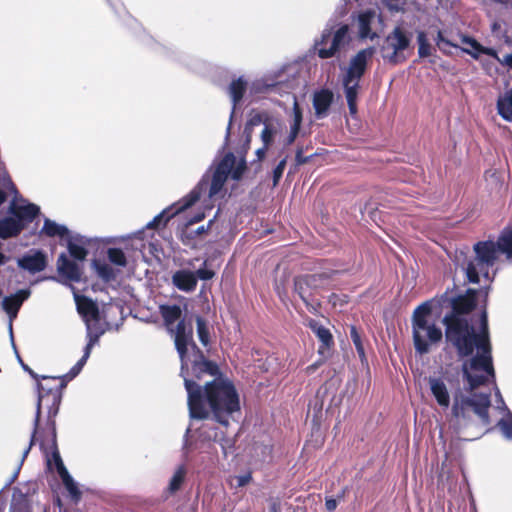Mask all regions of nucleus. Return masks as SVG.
Masks as SVG:
<instances>
[{
  "mask_svg": "<svg viewBox=\"0 0 512 512\" xmlns=\"http://www.w3.org/2000/svg\"><path fill=\"white\" fill-rule=\"evenodd\" d=\"M445 338L457 352L459 357H469L463 362L461 370L467 382L466 391L472 393L478 387L495 380V369L492 357L488 314L486 309L481 312L480 329L476 332L470 321L459 315H445Z\"/></svg>",
  "mask_w": 512,
  "mask_h": 512,
  "instance_id": "f257e3e1",
  "label": "nucleus"
},
{
  "mask_svg": "<svg viewBox=\"0 0 512 512\" xmlns=\"http://www.w3.org/2000/svg\"><path fill=\"white\" fill-rule=\"evenodd\" d=\"M180 360V375L184 379V386L187 391L189 415L192 419H208L209 412L204 407V386L202 387L198 381H201L204 375L216 378L220 374L219 367L215 362L208 360L205 355H199L198 359H193L190 365L187 358Z\"/></svg>",
  "mask_w": 512,
  "mask_h": 512,
  "instance_id": "f03ea898",
  "label": "nucleus"
},
{
  "mask_svg": "<svg viewBox=\"0 0 512 512\" xmlns=\"http://www.w3.org/2000/svg\"><path fill=\"white\" fill-rule=\"evenodd\" d=\"M204 404L209 407L214 420L228 426L229 417L240 411V399L232 381L221 377L206 382L203 389Z\"/></svg>",
  "mask_w": 512,
  "mask_h": 512,
  "instance_id": "7ed1b4c3",
  "label": "nucleus"
},
{
  "mask_svg": "<svg viewBox=\"0 0 512 512\" xmlns=\"http://www.w3.org/2000/svg\"><path fill=\"white\" fill-rule=\"evenodd\" d=\"M433 300H427L418 305L411 317L412 339L415 352L419 355L428 354L431 347L439 344L443 332L436 322L431 320Z\"/></svg>",
  "mask_w": 512,
  "mask_h": 512,
  "instance_id": "20e7f679",
  "label": "nucleus"
},
{
  "mask_svg": "<svg viewBox=\"0 0 512 512\" xmlns=\"http://www.w3.org/2000/svg\"><path fill=\"white\" fill-rule=\"evenodd\" d=\"M41 379L48 382L43 384L39 382V380L37 381L38 401L36 405L34 427L29 445L23 452V459L27 457L31 447L36 441V436L39 433L42 404L45 403L48 405L47 426H54V424H56L55 417L59 411L62 399V390L65 388L61 386V378L59 376H42Z\"/></svg>",
  "mask_w": 512,
  "mask_h": 512,
  "instance_id": "39448f33",
  "label": "nucleus"
},
{
  "mask_svg": "<svg viewBox=\"0 0 512 512\" xmlns=\"http://www.w3.org/2000/svg\"><path fill=\"white\" fill-rule=\"evenodd\" d=\"M491 407L490 393H472L471 396L457 395L452 405V414L467 424L473 412L483 427L491 424L489 410Z\"/></svg>",
  "mask_w": 512,
  "mask_h": 512,
  "instance_id": "423d86ee",
  "label": "nucleus"
},
{
  "mask_svg": "<svg viewBox=\"0 0 512 512\" xmlns=\"http://www.w3.org/2000/svg\"><path fill=\"white\" fill-rule=\"evenodd\" d=\"M10 216L0 219V238L9 239L17 237L32 223L40 213V208L33 203L18 204L13 199L8 207Z\"/></svg>",
  "mask_w": 512,
  "mask_h": 512,
  "instance_id": "0eeeda50",
  "label": "nucleus"
},
{
  "mask_svg": "<svg viewBox=\"0 0 512 512\" xmlns=\"http://www.w3.org/2000/svg\"><path fill=\"white\" fill-rule=\"evenodd\" d=\"M333 273L321 272L294 277V292L300 297L309 312L319 313L321 302L315 296L321 289L326 288Z\"/></svg>",
  "mask_w": 512,
  "mask_h": 512,
  "instance_id": "6e6552de",
  "label": "nucleus"
},
{
  "mask_svg": "<svg viewBox=\"0 0 512 512\" xmlns=\"http://www.w3.org/2000/svg\"><path fill=\"white\" fill-rule=\"evenodd\" d=\"M476 254L473 260L467 263L465 269L466 278L469 283L478 284L480 282L479 274L485 277L489 276V268L492 267L497 258V252L500 251L498 248V241H479L473 246Z\"/></svg>",
  "mask_w": 512,
  "mask_h": 512,
  "instance_id": "1a4fd4ad",
  "label": "nucleus"
},
{
  "mask_svg": "<svg viewBox=\"0 0 512 512\" xmlns=\"http://www.w3.org/2000/svg\"><path fill=\"white\" fill-rule=\"evenodd\" d=\"M207 185L208 179L204 176L198 185L181 201L155 216L153 220L147 224V228L158 229L160 226L165 227L173 216L194 205L200 199L201 192Z\"/></svg>",
  "mask_w": 512,
  "mask_h": 512,
  "instance_id": "9d476101",
  "label": "nucleus"
},
{
  "mask_svg": "<svg viewBox=\"0 0 512 512\" xmlns=\"http://www.w3.org/2000/svg\"><path fill=\"white\" fill-rule=\"evenodd\" d=\"M410 45V38L399 26L395 27L384 39L380 47V53L384 60L392 65L404 62L405 58L400 53Z\"/></svg>",
  "mask_w": 512,
  "mask_h": 512,
  "instance_id": "9b49d317",
  "label": "nucleus"
},
{
  "mask_svg": "<svg viewBox=\"0 0 512 512\" xmlns=\"http://www.w3.org/2000/svg\"><path fill=\"white\" fill-rule=\"evenodd\" d=\"M349 32L347 24L341 25L332 36L330 30H324L320 41L316 42L317 54L321 59L333 57L344 45L345 39Z\"/></svg>",
  "mask_w": 512,
  "mask_h": 512,
  "instance_id": "f8f14e48",
  "label": "nucleus"
},
{
  "mask_svg": "<svg viewBox=\"0 0 512 512\" xmlns=\"http://www.w3.org/2000/svg\"><path fill=\"white\" fill-rule=\"evenodd\" d=\"M235 163V155L232 152H228L216 165L211 177L209 197L212 198L221 192Z\"/></svg>",
  "mask_w": 512,
  "mask_h": 512,
  "instance_id": "ddd939ff",
  "label": "nucleus"
},
{
  "mask_svg": "<svg viewBox=\"0 0 512 512\" xmlns=\"http://www.w3.org/2000/svg\"><path fill=\"white\" fill-rule=\"evenodd\" d=\"M375 49L368 47L356 53L350 60L347 72L343 79L347 81L359 82L367 69L368 59L373 56Z\"/></svg>",
  "mask_w": 512,
  "mask_h": 512,
  "instance_id": "4468645a",
  "label": "nucleus"
},
{
  "mask_svg": "<svg viewBox=\"0 0 512 512\" xmlns=\"http://www.w3.org/2000/svg\"><path fill=\"white\" fill-rule=\"evenodd\" d=\"M47 428L48 432L46 435L42 436L39 444L40 448L46 454L48 468L51 469L52 462H54L57 468L64 463L57 446L56 424H54V426H47Z\"/></svg>",
  "mask_w": 512,
  "mask_h": 512,
  "instance_id": "2eb2a0df",
  "label": "nucleus"
},
{
  "mask_svg": "<svg viewBox=\"0 0 512 512\" xmlns=\"http://www.w3.org/2000/svg\"><path fill=\"white\" fill-rule=\"evenodd\" d=\"M174 335L175 348L180 359L188 358L189 344L193 339V328L190 323H186L185 319L180 320L173 331H169Z\"/></svg>",
  "mask_w": 512,
  "mask_h": 512,
  "instance_id": "dca6fc26",
  "label": "nucleus"
},
{
  "mask_svg": "<svg viewBox=\"0 0 512 512\" xmlns=\"http://www.w3.org/2000/svg\"><path fill=\"white\" fill-rule=\"evenodd\" d=\"M478 290L468 288L465 294L458 295L451 299L450 304L452 311L447 315H464L470 314L477 306Z\"/></svg>",
  "mask_w": 512,
  "mask_h": 512,
  "instance_id": "f3484780",
  "label": "nucleus"
},
{
  "mask_svg": "<svg viewBox=\"0 0 512 512\" xmlns=\"http://www.w3.org/2000/svg\"><path fill=\"white\" fill-rule=\"evenodd\" d=\"M18 267L30 274L42 272L47 267V256L41 250H33L32 253L23 255L17 260Z\"/></svg>",
  "mask_w": 512,
  "mask_h": 512,
  "instance_id": "a211bd4d",
  "label": "nucleus"
},
{
  "mask_svg": "<svg viewBox=\"0 0 512 512\" xmlns=\"http://www.w3.org/2000/svg\"><path fill=\"white\" fill-rule=\"evenodd\" d=\"M307 326L311 329V331L315 334V336L320 341V345L318 347V353L321 356L326 357L329 351L334 347V338L331 334L330 330L323 325H321L315 319H309L307 321Z\"/></svg>",
  "mask_w": 512,
  "mask_h": 512,
  "instance_id": "6ab92c4d",
  "label": "nucleus"
},
{
  "mask_svg": "<svg viewBox=\"0 0 512 512\" xmlns=\"http://www.w3.org/2000/svg\"><path fill=\"white\" fill-rule=\"evenodd\" d=\"M31 292L29 289L18 290L15 294L4 297L2 301V307L4 311L9 315L10 324L9 329L12 333V320L18 315V312L25 300L30 296Z\"/></svg>",
  "mask_w": 512,
  "mask_h": 512,
  "instance_id": "aec40b11",
  "label": "nucleus"
},
{
  "mask_svg": "<svg viewBox=\"0 0 512 512\" xmlns=\"http://www.w3.org/2000/svg\"><path fill=\"white\" fill-rule=\"evenodd\" d=\"M57 271L60 276L71 282H80L82 270L73 260H70L65 253H61L57 259Z\"/></svg>",
  "mask_w": 512,
  "mask_h": 512,
  "instance_id": "412c9836",
  "label": "nucleus"
},
{
  "mask_svg": "<svg viewBox=\"0 0 512 512\" xmlns=\"http://www.w3.org/2000/svg\"><path fill=\"white\" fill-rule=\"evenodd\" d=\"M376 17V12L373 9H367L359 13L357 18L358 37L360 39L374 40L378 37L376 32L372 31V23Z\"/></svg>",
  "mask_w": 512,
  "mask_h": 512,
  "instance_id": "4be33fe9",
  "label": "nucleus"
},
{
  "mask_svg": "<svg viewBox=\"0 0 512 512\" xmlns=\"http://www.w3.org/2000/svg\"><path fill=\"white\" fill-rule=\"evenodd\" d=\"M197 282L195 273L187 269L177 270L172 275V284L183 292H193L197 287Z\"/></svg>",
  "mask_w": 512,
  "mask_h": 512,
  "instance_id": "5701e85b",
  "label": "nucleus"
},
{
  "mask_svg": "<svg viewBox=\"0 0 512 512\" xmlns=\"http://www.w3.org/2000/svg\"><path fill=\"white\" fill-rule=\"evenodd\" d=\"M76 305L78 313L87 322L88 330H90L88 322L90 320L98 321L100 317L98 305L87 296H76Z\"/></svg>",
  "mask_w": 512,
  "mask_h": 512,
  "instance_id": "b1692460",
  "label": "nucleus"
},
{
  "mask_svg": "<svg viewBox=\"0 0 512 512\" xmlns=\"http://www.w3.org/2000/svg\"><path fill=\"white\" fill-rule=\"evenodd\" d=\"M333 93L329 89H321L314 93L313 107L317 117L325 116L333 102Z\"/></svg>",
  "mask_w": 512,
  "mask_h": 512,
  "instance_id": "393cba45",
  "label": "nucleus"
},
{
  "mask_svg": "<svg viewBox=\"0 0 512 512\" xmlns=\"http://www.w3.org/2000/svg\"><path fill=\"white\" fill-rule=\"evenodd\" d=\"M159 312L168 331H173L174 324L182 320V309L179 305H160Z\"/></svg>",
  "mask_w": 512,
  "mask_h": 512,
  "instance_id": "a878e982",
  "label": "nucleus"
},
{
  "mask_svg": "<svg viewBox=\"0 0 512 512\" xmlns=\"http://www.w3.org/2000/svg\"><path fill=\"white\" fill-rule=\"evenodd\" d=\"M429 385L437 403L447 408L450 405V396L445 383L439 378H430Z\"/></svg>",
  "mask_w": 512,
  "mask_h": 512,
  "instance_id": "bb28decb",
  "label": "nucleus"
},
{
  "mask_svg": "<svg viewBox=\"0 0 512 512\" xmlns=\"http://www.w3.org/2000/svg\"><path fill=\"white\" fill-rule=\"evenodd\" d=\"M212 224H213V220H210L208 222L207 226L202 225L196 229H193L192 225L187 223L181 232L180 239H181L182 243L185 245H190L191 242L194 239H196L198 236H201V235L207 233V231L210 229Z\"/></svg>",
  "mask_w": 512,
  "mask_h": 512,
  "instance_id": "cd10ccee",
  "label": "nucleus"
},
{
  "mask_svg": "<svg viewBox=\"0 0 512 512\" xmlns=\"http://www.w3.org/2000/svg\"><path fill=\"white\" fill-rule=\"evenodd\" d=\"M498 114L506 121H512V88L497 100Z\"/></svg>",
  "mask_w": 512,
  "mask_h": 512,
  "instance_id": "c85d7f7f",
  "label": "nucleus"
},
{
  "mask_svg": "<svg viewBox=\"0 0 512 512\" xmlns=\"http://www.w3.org/2000/svg\"><path fill=\"white\" fill-rule=\"evenodd\" d=\"M186 477V469L183 465L179 466L175 473L173 474L172 478L170 479L169 485L166 489V493L168 494L165 499H167L169 496L174 495L176 492H178Z\"/></svg>",
  "mask_w": 512,
  "mask_h": 512,
  "instance_id": "c756f323",
  "label": "nucleus"
},
{
  "mask_svg": "<svg viewBox=\"0 0 512 512\" xmlns=\"http://www.w3.org/2000/svg\"><path fill=\"white\" fill-rule=\"evenodd\" d=\"M92 266L95 269L98 277L101 278L105 283L116 280L117 274L109 264L99 260H93Z\"/></svg>",
  "mask_w": 512,
  "mask_h": 512,
  "instance_id": "7c9ffc66",
  "label": "nucleus"
},
{
  "mask_svg": "<svg viewBox=\"0 0 512 512\" xmlns=\"http://www.w3.org/2000/svg\"><path fill=\"white\" fill-rule=\"evenodd\" d=\"M247 89V82L241 77L233 80L229 85V94L232 98L234 108L242 100Z\"/></svg>",
  "mask_w": 512,
  "mask_h": 512,
  "instance_id": "2f4dec72",
  "label": "nucleus"
},
{
  "mask_svg": "<svg viewBox=\"0 0 512 512\" xmlns=\"http://www.w3.org/2000/svg\"><path fill=\"white\" fill-rule=\"evenodd\" d=\"M42 233L49 237L60 236L64 237L69 234V230L67 227L59 225L50 219H45L44 225L42 228Z\"/></svg>",
  "mask_w": 512,
  "mask_h": 512,
  "instance_id": "473e14b6",
  "label": "nucleus"
},
{
  "mask_svg": "<svg viewBox=\"0 0 512 512\" xmlns=\"http://www.w3.org/2000/svg\"><path fill=\"white\" fill-rule=\"evenodd\" d=\"M498 248L507 258H512V228L505 229L500 234Z\"/></svg>",
  "mask_w": 512,
  "mask_h": 512,
  "instance_id": "72a5a7b5",
  "label": "nucleus"
},
{
  "mask_svg": "<svg viewBox=\"0 0 512 512\" xmlns=\"http://www.w3.org/2000/svg\"><path fill=\"white\" fill-rule=\"evenodd\" d=\"M2 188H0V206L4 204L7 200L8 193H14L15 195H18V190L16 185L13 183L11 177L7 172H5L4 176L1 179L0 182Z\"/></svg>",
  "mask_w": 512,
  "mask_h": 512,
  "instance_id": "f704fd0d",
  "label": "nucleus"
},
{
  "mask_svg": "<svg viewBox=\"0 0 512 512\" xmlns=\"http://www.w3.org/2000/svg\"><path fill=\"white\" fill-rule=\"evenodd\" d=\"M196 328L199 341L203 346H208L210 344V331L207 320L202 316H196Z\"/></svg>",
  "mask_w": 512,
  "mask_h": 512,
  "instance_id": "c9c22d12",
  "label": "nucleus"
},
{
  "mask_svg": "<svg viewBox=\"0 0 512 512\" xmlns=\"http://www.w3.org/2000/svg\"><path fill=\"white\" fill-rule=\"evenodd\" d=\"M88 358L86 356H82L78 362L63 376H59L61 378V386L66 387L68 382L73 380L82 370L84 365L86 364Z\"/></svg>",
  "mask_w": 512,
  "mask_h": 512,
  "instance_id": "e433bc0d",
  "label": "nucleus"
},
{
  "mask_svg": "<svg viewBox=\"0 0 512 512\" xmlns=\"http://www.w3.org/2000/svg\"><path fill=\"white\" fill-rule=\"evenodd\" d=\"M9 512H31V504L28 497L20 494L18 497H13Z\"/></svg>",
  "mask_w": 512,
  "mask_h": 512,
  "instance_id": "4c0bfd02",
  "label": "nucleus"
},
{
  "mask_svg": "<svg viewBox=\"0 0 512 512\" xmlns=\"http://www.w3.org/2000/svg\"><path fill=\"white\" fill-rule=\"evenodd\" d=\"M418 42V55L420 58L429 57L432 54V46L428 41L427 35L424 31L417 33Z\"/></svg>",
  "mask_w": 512,
  "mask_h": 512,
  "instance_id": "58836bf2",
  "label": "nucleus"
},
{
  "mask_svg": "<svg viewBox=\"0 0 512 512\" xmlns=\"http://www.w3.org/2000/svg\"><path fill=\"white\" fill-rule=\"evenodd\" d=\"M107 257L111 263L117 266L125 267L127 258L120 248L112 247L107 249Z\"/></svg>",
  "mask_w": 512,
  "mask_h": 512,
  "instance_id": "ea45409f",
  "label": "nucleus"
},
{
  "mask_svg": "<svg viewBox=\"0 0 512 512\" xmlns=\"http://www.w3.org/2000/svg\"><path fill=\"white\" fill-rule=\"evenodd\" d=\"M67 248L70 256L74 260L83 261L88 255V250L85 247L75 244L72 241L68 242Z\"/></svg>",
  "mask_w": 512,
  "mask_h": 512,
  "instance_id": "a19ab883",
  "label": "nucleus"
},
{
  "mask_svg": "<svg viewBox=\"0 0 512 512\" xmlns=\"http://www.w3.org/2000/svg\"><path fill=\"white\" fill-rule=\"evenodd\" d=\"M350 337H351V340L356 348V351H357L359 357L361 358V360H363L365 358V349H364V345H363L361 336L355 326H351V328H350Z\"/></svg>",
  "mask_w": 512,
  "mask_h": 512,
  "instance_id": "79ce46f5",
  "label": "nucleus"
},
{
  "mask_svg": "<svg viewBox=\"0 0 512 512\" xmlns=\"http://www.w3.org/2000/svg\"><path fill=\"white\" fill-rule=\"evenodd\" d=\"M261 123H268L267 117L264 113H251L250 117L245 125V132L250 133L253 129V127L260 125Z\"/></svg>",
  "mask_w": 512,
  "mask_h": 512,
  "instance_id": "37998d69",
  "label": "nucleus"
},
{
  "mask_svg": "<svg viewBox=\"0 0 512 512\" xmlns=\"http://www.w3.org/2000/svg\"><path fill=\"white\" fill-rule=\"evenodd\" d=\"M343 85L345 88V96L347 102L357 101L359 82L347 81L343 79Z\"/></svg>",
  "mask_w": 512,
  "mask_h": 512,
  "instance_id": "c03bdc74",
  "label": "nucleus"
},
{
  "mask_svg": "<svg viewBox=\"0 0 512 512\" xmlns=\"http://www.w3.org/2000/svg\"><path fill=\"white\" fill-rule=\"evenodd\" d=\"M273 136H274V129L272 128L271 123H265L264 129L261 133V139L263 144L266 147H269L271 143L273 142Z\"/></svg>",
  "mask_w": 512,
  "mask_h": 512,
  "instance_id": "a18cd8bd",
  "label": "nucleus"
},
{
  "mask_svg": "<svg viewBox=\"0 0 512 512\" xmlns=\"http://www.w3.org/2000/svg\"><path fill=\"white\" fill-rule=\"evenodd\" d=\"M213 441L220 442L225 455L227 454L226 449L233 445L232 441L226 438L223 432H218L217 429L214 431Z\"/></svg>",
  "mask_w": 512,
  "mask_h": 512,
  "instance_id": "49530a36",
  "label": "nucleus"
},
{
  "mask_svg": "<svg viewBox=\"0 0 512 512\" xmlns=\"http://www.w3.org/2000/svg\"><path fill=\"white\" fill-rule=\"evenodd\" d=\"M497 426L506 438L512 439V416L509 420L500 419Z\"/></svg>",
  "mask_w": 512,
  "mask_h": 512,
  "instance_id": "de8ad7c7",
  "label": "nucleus"
},
{
  "mask_svg": "<svg viewBox=\"0 0 512 512\" xmlns=\"http://www.w3.org/2000/svg\"><path fill=\"white\" fill-rule=\"evenodd\" d=\"M247 166H246V161L245 160H241L236 167H232L231 169V172H230V175L232 177V179L234 180H240L246 170Z\"/></svg>",
  "mask_w": 512,
  "mask_h": 512,
  "instance_id": "09e8293b",
  "label": "nucleus"
},
{
  "mask_svg": "<svg viewBox=\"0 0 512 512\" xmlns=\"http://www.w3.org/2000/svg\"><path fill=\"white\" fill-rule=\"evenodd\" d=\"M293 115H294V121H293L292 125L297 126V127H301V123H302V109L300 108V105H299L297 99L294 100Z\"/></svg>",
  "mask_w": 512,
  "mask_h": 512,
  "instance_id": "8fccbe9b",
  "label": "nucleus"
},
{
  "mask_svg": "<svg viewBox=\"0 0 512 512\" xmlns=\"http://www.w3.org/2000/svg\"><path fill=\"white\" fill-rule=\"evenodd\" d=\"M65 488L67 489V491L71 495V498L74 501H79L80 500V498H81V491L79 490V488H78L77 484L75 483V481L71 482L68 485H65Z\"/></svg>",
  "mask_w": 512,
  "mask_h": 512,
  "instance_id": "3c124183",
  "label": "nucleus"
},
{
  "mask_svg": "<svg viewBox=\"0 0 512 512\" xmlns=\"http://www.w3.org/2000/svg\"><path fill=\"white\" fill-rule=\"evenodd\" d=\"M197 276V280H210L215 276V272L211 269L207 268H199L196 272H194Z\"/></svg>",
  "mask_w": 512,
  "mask_h": 512,
  "instance_id": "603ef678",
  "label": "nucleus"
},
{
  "mask_svg": "<svg viewBox=\"0 0 512 512\" xmlns=\"http://www.w3.org/2000/svg\"><path fill=\"white\" fill-rule=\"evenodd\" d=\"M89 335V341L87 343V345L85 346L84 348V356H86L87 358H89L90 354H91V350H92V347L95 345V343L98 341L99 339V335L96 334V335H92L90 332L88 333Z\"/></svg>",
  "mask_w": 512,
  "mask_h": 512,
  "instance_id": "864d4df0",
  "label": "nucleus"
},
{
  "mask_svg": "<svg viewBox=\"0 0 512 512\" xmlns=\"http://www.w3.org/2000/svg\"><path fill=\"white\" fill-rule=\"evenodd\" d=\"M479 53H482V54H485V55H488L494 59H496L500 64H501V61H502V58L499 57L498 53L496 50H494L493 48H489V47H484L482 45V48L480 49V52Z\"/></svg>",
  "mask_w": 512,
  "mask_h": 512,
  "instance_id": "5fc2aeb1",
  "label": "nucleus"
},
{
  "mask_svg": "<svg viewBox=\"0 0 512 512\" xmlns=\"http://www.w3.org/2000/svg\"><path fill=\"white\" fill-rule=\"evenodd\" d=\"M463 43L470 45L477 52H480V49L482 48V45L472 37L465 36L463 38Z\"/></svg>",
  "mask_w": 512,
  "mask_h": 512,
  "instance_id": "6e6d98bb",
  "label": "nucleus"
},
{
  "mask_svg": "<svg viewBox=\"0 0 512 512\" xmlns=\"http://www.w3.org/2000/svg\"><path fill=\"white\" fill-rule=\"evenodd\" d=\"M251 480H252L251 473L237 476L236 477L237 487H243V486L247 485Z\"/></svg>",
  "mask_w": 512,
  "mask_h": 512,
  "instance_id": "4d7b16f0",
  "label": "nucleus"
},
{
  "mask_svg": "<svg viewBox=\"0 0 512 512\" xmlns=\"http://www.w3.org/2000/svg\"><path fill=\"white\" fill-rule=\"evenodd\" d=\"M436 43L441 48L440 44L443 43L447 46L454 47L455 45L448 39H446L443 35V32L441 30L438 31L437 37H436Z\"/></svg>",
  "mask_w": 512,
  "mask_h": 512,
  "instance_id": "13d9d810",
  "label": "nucleus"
},
{
  "mask_svg": "<svg viewBox=\"0 0 512 512\" xmlns=\"http://www.w3.org/2000/svg\"><path fill=\"white\" fill-rule=\"evenodd\" d=\"M299 131H300V127H297V126H294V125L291 126L290 134H289V136L287 138V144L288 145L292 144L295 141Z\"/></svg>",
  "mask_w": 512,
  "mask_h": 512,
  "instance_id": "bf43d9fd",
  "label": "nucleus"
},
{
  "mask_svg": "<svg viewBox=\"0 0 512 512\" xmlns=\"http://www.w3.org/2000/svg\"><path fill=\"white\" fill-rule=\"evenodd\" d=\"M282 175L283 171L280 170V167H275L273 170V187H276L279 184Z\"/></svg>",
  "mask_w": 512,
  "mask_h": 512,
  "instance_id": "052dcab7",
  "label": "nucleus"
},
{
  "mask_svg": "<svg viewBox=\"0 0 512 512\" xmlns=\"http://www.w3.org/2000/svg\"><path fill=\"white\" fill-rule=\"evenodd\" d=\"M189 347L192 350L193 359H198L199 355H204V353L201 351V349L196 345L194 340L192 339V342H190Z\"/></svg>",
  "mask_w": 512,
  "mask_h": 512,
  "instance_id": "680f3d73",
  "label": "nucleus"
},
{
  "mask_svg": "<svg viewBox=\"0 0 512 512\" xmlns=\"http://www.w3.org/2000/svg\"><path fill=\"white\" fill-rule=\"evenodd\" d=\"M297 165H303L309 161V157H304L302 149H298L295 157Z\"/></svg>",
  "mask_w": 512,
  "mask_h": 512,
  "instance_id": "e2e57ef3",
  "label": "nucleus"
},
{
  "mask_svg": "<svg viewBox=\"0 0 512 512\" xmlns=\"http://www.w3.org/2000/svg\"><path fill=\"white\" fill-rule=\"evenodd\" d=\"M20 360V363H21V366L23 368L24 371H26L33 379L35 380H39V375L37 373H35L27 364H25L21 359Z\"/></svg>",
  "mask_w": 512,
  "mask_h": 512,
  "instance_id": "0e129e2a",
  "label": "nucleus"
},
{
  "mask_svg": "<svg viewBox=\"0 0 512 512\" xmlns=\"http://www.w3.org/2000/svg\"><path fill=\"white\" fill-rule=\"evenodd\" d=\"M323 364V361H317L309 366L306 367L305 371L308 375L313 374L321 365Z\"/></svg>",
  "mask_w": 512,
  "mask_h": 512,
  "instance_id": "69168bd1",
  "label": "nucleus"
},
{
  "mask_svg": "<svg viewBox=\"0 0 512 512\" xmlns=\"http://www.w3.org/2000/svg\"><path fill=\"white\" fill-rule=\"evenodd\" d=\"M325 507L329 512L334 511L337 507V501L333 498L327 499L325 502Z\"/></svg>",
  "mask_w": 512,
  "mask_h": 512,
  "instance_id": "338daca9",
  "label": "nucleus"
},
{
  "mask_svg": "<svg viewBox=\"0 0 512 512\" xmlns=\"http://www.w3.org/2000/svg\"><path fill=\"white\" fill-rule=\"evenodd\" d=\"M501 65L507 66L509 69L512 70V53L507 54L502 58Z\"/></svg>",
  "mask_w": 512,
  "mask_h": 512,
  "instance_id": "774afa93",
  "label": "nucleus"
}]
</instances>
